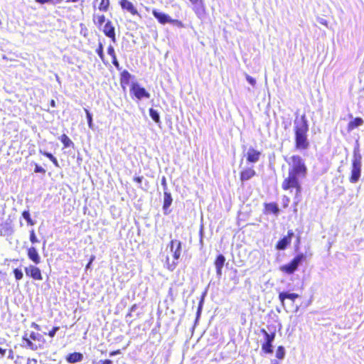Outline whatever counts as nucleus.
Wrapping results in <instances>:
<instances>
[{
    "label": "nucleus",
    "mask_w": 364,
    "mask_h": 364,
    "mask_svg": "<svg viewBox=\"0 0 364 364\" xmlns=\"http://www.w3.org/2000/svg\"><path fill=\"white\" fill-rule=\"evenodd\" d=\"M286 161L289 165V170L287 176L282 183V188L286 191L294 190L296 196H299L302 191L301 180L307 176V166L304 160L297 154L291 156Z\"/></svg>",
    "instance_id": "1"
},
{
    "label": "nucleus",
    "mask_w": 364,
    "mask_h": 364,
    "mask_svg": "<svg viewBox=\"0 0 364 364\" xmlns=\"http://www.w3.org/2000/svg\"><path fill=\"white\" fill-rule=\"evenodd\" d=\"M294 122V149L298 151H306L310 147L308 138L309 124L306 114H303L300 117H296Z\"/></svg>",
    "instance_id": "2"
},
{
    "label": "nucleus",
    "mask_w": 364,
    "mask_h": 364,
    "mask_svg": "<svg viewBox=\"0 0 364 364\" xmlns=\"http://www.w3.org/2000/svg\"><path fill=\"white\" fill-rule=\"evenodd\" d=\"M169 247L173 253V260L171 262L170 259L167 257L165 266L169 271H173L178 265V260L181 257L182 242L180 240H171L169 242Z\"/></svg>",
    "instance_id": "3"
},
{
    "label": "nucleus",
    "mask_w": 364,
    "mask_h": 364,
    "mask_svg": "<svg viewBox=\"0 0 364 364\" xmlns=\"http://www.w3.org/2000/svg\"><path fill=\"white\" fill-rule=\"evenodd\" d=\"M22 341L23 342V346L32 350L43 348L46 342L45 338L41 334L33 331L30 333L29 337H28L27 334H24Z\"/></svg>",
    "instance_id": "4"
},
{
    "label": "nucleus",
    "mask_w": 364,
    "mask_h": 364,
    "mask_svg": "<svg viewBox=\"0 0 364 364\" xmlns=\"http://www.w3.org/2000/svg\"><path fill=\"white\" fill-rule=\"evenodd\" d=\"M362 156L358 152L354 151L352 159V166L349 181L352 183H357L361 176Z\"/></svg>",
    "instance_id": "5"
},
{
    "label": "nucleus",
    "mask_w": 364,
    "mask_h": 364,
    "mask_svg": "<svg viewBox=\"0 0 364 364\" xmlns=\"http://www.w3.org/2000/svg\"><path fill=\"white\" fill-rule=\"evenodd\" d=\"M306 260V255L303 253L297 254L289 263L280 267V270L287 274H292L298 269L299 264Z\"/></svg>",
    "instance_id": "6"
},
{
    "label": "nucleus",
    "mask_w": 364,
    "mask_h": 364,
    "mask_svg": "<svg viewBox=\"0 0 364 364\" xmlns=\"http://www.w3.org/2000/svg\"><path fill=\"white\" fill-rule=\"evenodd\" d=\"M261 333L264 336V341L262 343V350L267 354L273 352L272 343L275 338V333H268L264 328L260 330Z\"/></svg>",
    "instance_id": "7"
},
{
    "label": "nucleus",
    "mask_w": 364,
    "mask_h": 364,
    "mask_svg": "<svg viewBox=\"0 0 364 364\" xmlns=\"http://www.w3.org/2000/svg\"><path fill=\"white\" fill-rule=\"evenodd\" d=\"M130 94L138 100L143 98H149L150 94L144 87H141L138 83H132L130 87Z\"/></svg>",
    "instance_id": "8"
},
{
    "label": "nucleus",
    "mask_w": 364,
    "mask_h": 364,
    "mask_svg": "<svg viewBox=\"0 0 364 364\" xmlns=\"http://www.w3.org/2000/svg\"><path fill=\"white\" fill-rule=\"evenodd\" d=\"M25 273L27 277L33 279L35 281L43 280V275L41 270L36 265H28L24 269Z\"/></svg>",
    "instance_id": "9"
},
{
    "label": "nucleus",
    "mask_w": 364,
    "mask_h": 364,
    "mask_svg": "<svg viewBox=\"0 0 364 364\" xmlns=\"http://www.w3.org/2000/svg\"><path fill=\"white\" fill-rule=\"evenodd\" d=\"M294 233L292 230H289L287 235L280 239L276 244L275 248L278 250H285L290 244Z\"/></svg>",
    "instance_id": "10"
},
{
    "label": "nucleus",
    "mask_w": 364,
    "mask_h": 364,
    "mask_svg": "<svg viewBox=\"0 0 364 364\" xmlns=\"http://www.w3.org/2000/svg\"><path fill=\"white\" fill-rule=\"evenodd\" d=\"M119 4L122 10L127 11L132 16H138L141 17L136 7L129 0H120Z\"/></svg>",
    "instance_id": "11"
},
{
    "label": "nucleus",
    "mask_w": 364,
    "mask_h": 364,
    "mask_svg": "<svg viewBox=\"0 0 364 364\" xmlns=\"http://www.w3.org/2000/svg\"><path fill=\"white\" fill-rule=\"evenodd\" d=\"M102 31L103 33L107 37L109 38L113 43L116 42L115 28L110 20L107 21L103 27Z\"/></svg>",
    "instance_id": "12"
},
{
    "label": "nucleus",
    "mask_w": 364,
    "mask_h": 364,
    "mask_svg": "<svg viewBox=\"0 0 364 364\" xmlns=\"http://www.w3.org/2000/svg\"><path fill=\"white\" fill-rule=\"evenodd\" d=\"M193 5V10L199 17H203L205 14V6L203 0H189Z\"/></svg>",
    "instance_id": "13"
},
{
    "label": "nucleus",
    "mask_w": 364,
    "mask_h": 364,
    "mask_svg": "<svg viewBox=\"0 0 364 364\" xmlns=\"http://www.w3.org/2000/svg\"><path fill=\"white\" fill-rule=\"evenodd\" d=\"M152 14L161 24L173 23L176 21V20L172 19L168 14L159 12L156 9L152 11Z\"/></svg>",
    "instance_id": "14"
},
{
    "label": "nucleus",
    "mask_w": 364,
    "mask_h": 364,
    "mask_svg": "<svg viewBox=\"0 0 364 364\" xmlns=\"http://www.w3.org/2000/svg\"><path fill=\"white\" fill-rule=\"evenodd\" d=\"M300 297L299 294L296 293H289L288 291H282L279 294L278 298L282 306H284L286 299H289L294 303L297 299Z\"/></svg>",
    "instance_id": "15"
},
{
    "label": "nucleus",
    "mask_w": 364,
    "mask_h": 364,
    "mask_svg": "<svg viewBox=\"0 0 364 364\" xmlns=\"http://www.w3.org/2000/svg\"><path fill=\"white\" fill-rule=\"evenodd\" d=\"M132 78L131 74L128 70H124L120 73L119 77V83L122 88L125 90L127 87L130 84V80Z\"/></svg>",
    "instance_id": "16"
},
{
    "label": "nucleus",
    "mask_w": 364,
    "mask_h": 364,
    "mask_svg": "<svg viewBox=\"0 0 364 364\" xmlns=\"http://www.w3.org/2000/svg\"><path fill=\"white\" fill-rule=\"evenodd\" d=\"M256 176V171L252 167L243 169L240 173V179L242 182L248 181Z\"/></svg>",
    "instance_id": "17"
},
{
    "label": "nucleus",
    "mask_w": 364,
    "mask_h": 364,
    "mask_svg": "<svg viewBox=\"0 0 364 364\" xmlns=\"http://www.w3.org/2000/svg\"><path fill=\"white\" fill-rule=\"evenodd\" d=\"M261 156V152L255 149L254 148H250L246 156L247 161L249 163H256L259 161Z\"/></svg>",
    "instance_id": "18"
},
{
    "label": "nucleus",
    "mask_w": 364,
    "mask_h": 364,
    "mask_svg": "<svg viewBox=\"0 0 364 364\" xmlns=\"http://www.w3.org/2000/svg\"><path fill=\"white\" fill-rule=\"evenodd\" d=\"M225 257L220 254L218 255L214 261V264L216 269V274L218 277H221L222 275V269L225 264Z\"/></svg>",
    "instance_id": "19"
},
{
    "label": "nucleus",
    "mask_w": 364,
    "mask_h": 364,
    "mask_svg": "<svg viewBox=\"0 0 364 364\" xmlns=\"http://www.w3.org/2000/svg\"><path fill=\"white\" fill-rule=\"evenodd\" d=\"M27 255L30 260L36 264L41 263V257L34 247H31L27 250Z\"/></svg>",
    "instance_id": "20"
},
{
    "label": "nucleus",
    "mask_w": 364,
    "mask_h": 364,
    "mask_svg": "<svg viewBox=\"0 0 364 364\" xmlns=\"http://www.w3.org/2000/svg\"><path fill=\"white\" fill-rule=\"evenodd\" d=\"M279 213V209L276 203H265L264 204V213L269 214L273 213L274 215H278Z\"/></svg>",
    "instance_id": "21"
},
{
    "label": "nucleus",
    "mask_w": 364,
    "mask_h": 364,
    "mask_svg": "<svg viewBox=\"0 0 364 364\" xmlns=\"http://www.w3.org/2000/svg\"><path fill=\"white\" fill-rule=\"evenodd\" d=\"M363 124L364 120L361 117H357L348 122L347 125V129L348 132H351L355 129L363 125Z\"/></svg>",
    "instance_id": "22"
},
{
    "label": "nucleus",
    "mask_w": 364,
    "mask_h": 364,
    "mask_svg": "<svg viewBox=\"0 0 364 364\" xmlns=\"http://www.w3.org/2000/svg\"><path fill=\"white\" fill-rule=\"evenodd\" d=\"M83 359V355L81 353L74 352L72 353H69L65 357V360L68 363H75L77 362H80Z\"/></svg>",
    "instance_id": "23"
},
{
    "label": "nucleus",
    "mask_w": 364,
    "mask_h": 364,
    "mask_svg": "<svg viewBox=\"0 0 364 364\" xmlns=\"http://www.w3.org/2000/svg\"><path fill=\"white\" fill-rule=\"evenodd\" d=\"M60 140L63 143L64 148L74 146L73 142L65 134H61V136L60 137Z\"/></svg>",
    "instance_id": "24"
},
{
    "label": "nucleus",
    "mask_w": 364,
    "mask_h": 364,
    "mask_svg": "<svg viewBox=\"0 0 364 364\" xmlns=\"http://www.w3.org/2000/svg\"><path fill=\"white\" fill-rule=\"evenodd\" d=\"M164 196L163 208L167 210L172 203V197L170 193L165 191Z\"/></svg>",
    "instance_id": "25"
},
{
    "label": "nucleus",
    "mask_w": 364,
    "mask_h": 364,
    "mask_svg": "<svg viewBox=\"0 0 364 364\" xmlns=\"http://www.w3.org/2000/svg\"><path fill=\"white\" fill-rule=\"evenodd\" d=\"M93 22L97 28H101L102 24L105 22V16L104 14L94 15Z\"/></svg>",
    "instance_id": "26"
},
{
    "label": "nucleus",
    "mask_w": 364,
    "mask_h": 364,
    "mask_svg": "<svg viewBox=\"0 0 364 364\" xmlns=\"http://www.w3.org/2000/svg\"><path fill=\"white\" fill-rule=\"evenodd\" d=\"M39 152L41 154L45 156L48 159H49L55 167H59V164H58V160L51 153L43 151L42 150H40Z\"/></svg>",
    "instance_id": "27"
},
{
    "label": "nucleus",
    "mask_w": 364,
    "mask_h": 364,
    "mask_svg": "<svg viewBox=\"0 0 364 364\" xmlns=\"http://www.w3.org/2000/svg\"><path fill=\"white\" fill-rule=\"evenodd\" d=\"M110 6V1L109 0H100V4L98 6V9L100 11L106 12L109 10Z\"/></svg>",
    "instance_id": "28"
},
{
    "label": "nucleus",
    "mask_w": 364,
    "mask_h": 364,
    "mask_svg": "<svg viewBox=\"0 0 364 364\" xmlns=\"http://www.w3.org/2000/svg\"><path fill=\"white\" fill-rule=\"evenodd\" d=\"M149 115L151 118L157 124L161 122L160 116L156 110L153 108L149 109Z\"/></svg>",
    "instance_id": "29"
},
{
    "label": "nucleus",
    "mask_w": 364,
    "mask_h": 364,
    "mask_svg": "<svg viewBox=\"0 0 364 364\" xmlns=\"http://www.w3.org/2000/svg\"><path fill=\"white\" fill-rule=\"evenodd\" d=\"M22 216L27 221L28 225H33L35 224L34 221L32 220L30 213L28 210H23L22 212Z\"/></svg>",
    "instance_id": "30"
},
{
    "label": "nucleus",
    "mask_w": 364,
    "mask_h": 364,
    "mask_svg": "<svg viewBox=\"0 0 364 364\" xmlns=\"http://www.w3.org/2000/svg\"><path fill=\"white\" fill-rule=\"evenodd\" d=\"M13 274L16 281H20L23 278V273L20 268H14L13 269Z\"/></svg>",
    "instance_id": "31"
},
{
    "label": "nucleus",
    "mask_w": 364,
    "mask_h": 364,
    "mask_svg": "<svg viewBox=\"0 0 364 364\" xmlns=\"http://www.w3.org/2000/svg\"><path fill=\"white\" fill-rule=\"evenodd\" d=\"M96 53L99 55L100 58L104 62L105 55H104V48L103 45L101 42H99L97 48L96 49Z\"/></svg>",
    "instance_id": "32"
},
{
    "label": "nucleus",
    "mask_w": 364,
    "mask_h": 364,
    "mask_svg": "<svg viewBox=\"0 0 364 364\" xmlns=\"http://www.w3.org/2000/svg\"><path fill=\"white\" fill-rule=\"evenodd\" d=\"M284 355H285L284 348L282 346H278L277 348V350H276V357L278 359L282 360L284 358Z\"/></svg>",
    "instance_id": "33"
},
{
    "label": "nucleus",
    "mask_w": 364,
    "mask_h": 364,
    "mask_svg": "<svg viewBox=\"0 0 364 364\" xmlns=\"http://www.w3.org/2000/svg\"><path fill=\"white\" fill-rule=\"evenodd\" d=\"M84 110H85V112L86 114L88 127L92 129V114H91V113L90 112V111L87 109L85 108Z\"/></svg>",
    "instance_id": "34"
},
{
    "label": "nucleus",
    "mask_w": 364,
    "mask_h": 364,
    "mask_svg": "<svg viewBox=\"0 0 364 364\" xmlns=\"http://www.w3.org/2000/svg\"><path fill=\"white\" fill-rule=\"evenodd\" d=\"M63 0H35V1L40 4H45L47 3L59 4Z\"/></svg>",
    "instance_id": "35"
},
{
    "label": "nucleus",
    "mask_w": 364,
    "mask_h": 364,
    "mask_svg": "<svg viewBox=\"0 0 364 364\" xmlns=\"http://www.w3.org/2000/svg\"><path fill=\"white\" fill-rule=\"evenodd\" d=\"M30 241L32 242V243H36V242H38V240L36 235V233H35V231L34 230H31L30 231Z\"/></svg>",
    "instance_id": "36"
},
{
    "label": "nucleus",
    "mask_w": 364,
    "mask_h": 364,
    "mask_svg": "<svg viewBox=\"0 0 364 364\" xmlns=\"http://www.w3.org/2000/svg\"><path fill=\"white\" fill-rule=\"evenodd\" d=\"M107 53L111 56L112 59L117 58L114 47L110 45L107 48Z\"/></svg>",
    "instance_id": "37"
},
{
    "label": "nucleus",
    "mask_w": 364,
    "mask_h": 364,
    "mask_svg": "<svg viewBox=\"0 0 364 364\" xmlns=\"http://www.w3.org/2000/svg\"><path fill=\"white\" fill-rule=\"evenodd\" d=\"M59 330V327L58 326H54L50 331H49V332L48 333V335L50 337V338H53L55 336L56 332Z\"/></svg>",
    "instance_id": "38"
},
{
    "label": "nucleus",
    "mask_w": 364,
    "mask_h": 364,
    "mask_svg": "<svg viewBox=\"0 0 364 364\" xmlns=\"http://www.w3.org/2000/svg\"><path fill=\"white\" fill-rule=\"evenodd\" d=\"M34 172L45 173L46 170L43 168H42L41 166L36 164L35 168H34Z\"/></svg>",
    "instance_id": "39"
},
{
    "label": "nucleus",
    "mask_w": 364,
    "mask_h": 364,
    "mask_svg": "<svg viewBox=\"0 0 364 364\" xmlns=\"http://www.w3.org/2000/svg\"><path fill=\"white\" fill-rule=\"evenodd\" d=\"M282 200H283V206H284V208L288 207V206H289V202H290L289 198L287 196H284L282 198Z\"/></svg>",
    "instance_id": "40"
},
{
    "label": "nucleus",
    "mask_w": 364,
    "mask_h": 364,
    "mask_svg": "<svg viewBox=\"0 0 364 364\" xmlns=\"http://www.w3.org/2000/svg\"><path fill=\"white\" fill-rule=\"evenodd\" d=\"M112 63L117 70L120 69L119 63L117 58H114L113 59H112Z\"/></svg>",
    "instance_id": "41"
},
{
    "label": "nucleus",
    "mask_w": 364,
    "mask_h": 364,
    "mask_svg": "<svg viewBox=\"0 0 364 364\" xmlns=\"http://www.w3.org/2000/svg\"><path fill=\"white\" fill-rule=\"evenodd\" d=\"M247 80L252 85H255V83H256V81L254 78H252V77L250 76H247Z\"/></svg>",
    "instance_id": "42"
},
{
    "label": "nucleus",
    "mask_w": 364,
    "mask_h": 364,
    "mask_svg": "<svg viewBox=\"0 0 364 364\" xmlns=\"http://www.w3.org/2000/svg\"><path fill=\"white\" fill-rule=\"evenodd\" d=\"M133 180L138 183H141L143 180V176H135Z\"/></svg>",
    "instance_id": "43"
},
{
    "label": "nucleus",
    "mask_w": 364,
    "mask_h": 364,
    "mask_svg": "<svg viewBox=\"0 0 364 364\" xmlns=\"http://www.w3.org/2000/svg\"><path fill=\"white\" fill-rule=\"evenodd\" d=\"M121 353V350L119 349H117V350H113V351H111L109 353V355L111 356H114V355H118V354H120Z\"/></svg>",
    "instance_id": "44"
},
{
    "label": "nucleus",
    "mask_w": 364,
    "mask_h": 364,
    "mask_svg": "<svg viewBox=\"0 0 364 364\" xmlns=\"http://www.w3.org/2000/svg\"><path fill=\"white\" fill-rule=\"evenodd\" d=\"M94 259H95V256H92L89 262L86 265V269H88L90 267V264H92V262H93Z\"/></svg>",
    "instance_id": "45"
},
{
    "label": "nucleus",
    "mask_w": 364,
    "mask_h": 364,
    "mask_svg": "<svg viewBox=\"0 0 364 364\" xmlns=\"http://www.w3.org/2000/svg\"><path fill=\"white\" fill-rule=\"evenodd\" d=\"M101 364H112V361L109 359L101 360Z\"/></svg>",
    "instance_id": "46"
},
{
    "label": "nucleus",
    "mask_w": 364,
    "mask_h": 364,
    "mask_svg": "<svg viewBox=\"0 0 364 364\" xmlns=\"http://www.w3.org/2000/svg\"><path fill=\"white\" fill-rule=\"evenodd\" d=\"M137 309V304H133L130 308V311H134Z\"/></svg>",
    "instance_id": "47"
},
{
    "label": "nucleus",
    "mask_w": 364,
    "mask_h": 364,
    "mask_svg": "<svg viewBox=\"0 0 364 364\" xmlns=\"http://www.w3.org/2000/svg\"><path fill=\"white\" fill-rule=\"evenodd\" d=\"M31 326L33 327L34 328H36V330H39L40 329L39 325L36 323H31Z\"/></svg>",
    "instance_id": "48"
},
{
    "label": "nucleus",
    "mask_w": 364,
    "mask_h": 364,
    "mask_svg": "<svg viewBox=\"0 0 364 364\" xmlns=\"http://www.w3.org/2000/svg\"><path fill=\"white\" fill-rule=\"evenodd\" d=\"M6 352V349H4V348L0 347V354H1V356L5 355Z\"/></svg>",
    "instance_id": "49"
},
{
    "label": "nucleus",
    "mask_w": 364,
    "mask_h": 364,
    "mask_svg": "<svg viewBox=\"0 0 364 364\" xmlns=\"http://www.w3.org/2000/svg\"><path fill=\"white\" fill-rule=\"evenodd\" d=\"M201 304H200V306H198V311H197V317H199L200 316V311H201Z\"/></svg>",
    "instance_id": "50"
},
{
    "label": "nucleus",
    "mask_w": 364,
    "mask_h": 364,
    "mask_svg": "<svg viewBox=\"0 0 364 364\" xmlns=\"http://www.w3.org/2000/svg\"><path fill=\"white\" fill-rule=\"evenodd\" d=\"M50 105L51 107H55V101L54 100H51L50 102Z\"/></svg>",
    "instance_id": "51"
},
{
    "label": "nucleus",
    "mask_w": 364,
    "mask_h": 364,
    "mask_svg": "<svg viewBox=\"0 0 364 364\" xmlns=\"http://www.w3.org/2000/svg\"><path fill=\"white\" fill-rule=\"evenodd\" d=\"M132 312H133V311H130V310L129 309V311H128V312H127V314L126 316H127V317H131V316H132Z\"/></svg>",
    "instance_id": "52"
},
{
    "label": "nucleus",
    "mask_w": 364,
    "mask_h": 364,
    "mask_svg": "<svg viewBox=\"0 0 364 364\" xmlns=\"http://www.w3.org/2000/svg\"><path fill=\"white\" fill-rule=\"evenodd\" d=\"M162 183H163L164 186H166V179H165V178H164V177L163 178Z\"/></svg>",
    "instance_id": "53"
},
{
    "label": "nucleus",
    "mask_w": 364,
    "mask_h": 364,
    "mask_svg": "<svg viewBox=\"0 0 364 364\" xmlns=\"http://www.w3.org/2000/svg\"><path fill=\"white\" fill-rule=\"evenodd\" d=\"M299 242H300V237H299H299H297V245H299Z\"/></svg>",
    "instance_id": "54"
},
{
    "label": "nucleus",
    "mask_w": 364,
    "mask_h": 364,
    "mask_svg": "<svg viewBox=\"0 0 364 364\" xmlns=\"http://www.w3.org/2000/svg\"><path fill=\"white\" fill-rule=\"evenodd\" d=\"M9 352H10V353H11V354H12V353H13L12 350H9Z\"/></svg>",
    "instance_id": "55"
}]
</instances>
